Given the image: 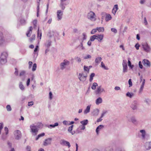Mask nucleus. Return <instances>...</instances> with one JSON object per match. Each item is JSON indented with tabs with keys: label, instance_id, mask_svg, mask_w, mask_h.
Instances as JSON below:
<instances>
[{
	"label": "nucleus",
	"instance_id": "obj_1",
	"mask_svg": "<svg viewBox=\"0 0 151 151\" xmlns=\"http://www.w3.org/2000/svg\"><path fill=\"white\" fill-rule=\"evenodd\" d=\"M3 34L1 32H0V45L10 42L12 41V37H9L4 38L2 37Z\"/></svg>",
	"mask_w": 151,
	"mask_h": 151
},
{
	"label": "nucleus",
	"instance_id": "obj_2",
	"mask_svg": "<svg viewBox=\"0 0 151 151\" xmlns=\"http://www.w3.org/2000/svg\"><path fill=\"white\" fill-rule=\"evenodd\" d=\"M87 17L88 19L91 21H94L96 20V16L95 13L92 11H90L88 13Z\"/></svg>",
	"mask_w": 151,
	"mask_h": 151
},
{
	"label": "nucleus",
	"instance_id": "obj_3",
	"mask_svg": "<svg viewBox=\"0 0 151 151\" xmlns=\"http://www.w3.org/2000/svg\"><path fill=\"white\" fill-rule=\"evenodd\" d=\"M30 128L31 129L30 132L32 134L34 135H36L38 132L39 129L36 127L35 125L34 124L31 125L30 126Z\"/></svg>",
	"mask_w": 151,
	"mask_h": 151
},
{
	"label": "nucleus",
	"instance_id": "obj_4",
	"mask_svg": "<svg viewBox=\"0 0 151 151\" xmlns=\"http://www.w3.org/2000/svg\"><path fill=\"white\" fill-rule=\"evenodd\" d=\"M70 62L67 60L65 59L63 60V62L61 63L60 64V68L62 70H63L67 66L70 65Z\"/></svg>",
	"mask_w": 151,
	"mask_h": 151
},
{
	"label": "nucleus",
	"instance_id": "obj_5",
	"mask_svg": "<svg viewBox=\"0 0 151 151\" xmlns=\"http://www.w3.org/2000/svg\"><path fill=\"white\" fill-rule=\"evenodd\" d=\"M143 48L144 50L146 52H148L151 51V48L147 42L144 43L142 45Z\"/></svg>",
	"mask_w": 151,
	"mask_h": 151
},
{
	"label": "nucleus",
	"instance_id": "obj_6",
	"mask_svg": "<svg viewBox=\"0 0 151 151\" xmlns=\"http://www.w3.org/2000/svg\"><path fill=\"white\" fill-rule=\"evenodd\" d=\"M105 91L104 89L102 88L101 86H99L96 90L95 91V93L96 95H99L101 94L102 92H105Z\"/></svg>",
	"mask_w": 151,
	"mask_h": 151
},
{
	"label": "nucleus",
	"instance_id": "obj_7",
	"mask_svg": "<svg viewBox=\"0 0 151 151\" xmlns=\"http://www.w3.org/2000/svg\"><path fill=\"white\" fill-rule=\"evenodd\" d=\"M63 10H59L57 12V20L60 21L62 18Z\"/></svg>",
	"mask_w": 151,
	"mask_h": 151
},
{
	"label": "nucleus",
	"instance_id": "obj_8",
	"mask_svg": "<svg viewBox=\"0 0 151 151\" xmlns=\"http://www.w3.org/2000/svg\"><path fill=\"white\" fill-rule=\"evenodd\" d=\"M15 138L17 139H19L21 137V132L19 130H15L14 133Z\"/></svg>",
	"mask_w": 151,
	"mask_h": 151
},
{
	"label": "nucleus",
	"instance_id": "obj_9",
	"mask_svg": "<svg viewBox=\"0 0 151 151\" xmlns=\"http://www.w3.org/2000/svg\"><path fill=\"white\" fill-rule=\"evenodd\" d=\"M52 139L51 138H49L45 140L43 142V145L46 146L51 145L52 142Z\"/></svg>",
	"mask_w": 151,
	"mask_h": 151
},
{
	"label": "nucleus",
	"instance_id": "obj_10",
	"mask_svg": "<svg viewBox=\"0 0 151 151\" xmlns=\"http://www.w3.org/2000/svg\"><path fill=\"white\" fill-rule=\"evenodd\" d=\"M87 77V75H84L83 73H79L78 78L80 81L84 82L86 80Z\"/></svg>",
	"mask_w": 151,
	"mask_h": 151
},
{
	"label": "nucleus",
	"instance_id": "obj_11",
	"mask_svg": "<svg viewBox=\"0 0 151 151\" xmlns=\"http://www.w3.org/2000/svg\"><path fill=\"white\" fill-rule=\"evenodd\" d=\"M66 1L63 0H60V2L59 4V6L62 10H64L65 8V6L67 4L65 2Z\"/></svg>",
	"mask_w": 151,
	"mask_h": 151
},
{
	"label": "nucleus",
	"instance_id": "obj_12",
	"mask_svg": "<svg viewBox=\"0 0 151 151\" xmlns=\"http://www.w3.org/2000/svg\"><path fill=\"white\" fill-rule=\"evenodd\" d=\"M142 63L145 66L147 67H150V62L147 59H144L142 61Z\"/></svg>",
	"mask_w": 151,
	"mask_h": 151
},
{
	"label": "nucleus",
	"instance_id": "obj_13",
	"mask_svg": "<svg viewBox=\"0 0 151 151\" xmlns=\"http://www.w3.org/2000/svg\"><path fill=\"white\" fill-rule=\"evenodd\" d=\"M60 144L61 145H63L68 146V147H70V143L66 141L64 139L61 140Z\"/></svg>",
	"mask_w": 151,
	"mask_h": 151
},
{
	"label": "nucleus",
	"instance_id": "obj_14",
	"mask_svg": "<svg viewBox=\"0 0 151 151\" xmlns=\"http://www.w3.org/2000/svg\"><path fill=\"white\" fill-rule=\"evenodd\" d=\"M138 104V102L137 101H134L132 103L131 107L133 110H136L137 109V106Z\"/></svg>",
	"mask_w": 151,
	"mask_h": 151
},
{
	"label": "nucleus",
	"instance_id": "obj_15",
	"mask_svg": "<svg viewBox=\"0 0 151 151\" xmlns=\"http://www.w3.org/2000/svg\"><path fill=\"white\" fill-rule=\"evenodd\" d=\"M144 146L146 150H150L151 149V142H146Z\"/></svg>",
	"mask_w": 151,
	"mask_h": 151
},
{
	"label": "nucleus",
	"instance_id": "obj_16",
	"mask_svg": "<svg viewBox=\"0 0 151 151\" xmlns=\"http://www.w3.org/2000/svg\"><path fill=\"white\" fill-rule=\"evenodd\" d=\"M73 125H71L68 128V131L69 133L71 134L72 135H73L76 133L75 131H73Z\"/></svg>",
	"mask_w": 151,
	"mask_h": 151
},
{
	"label": "nucleus",
	"instance_id": "obj_17",
	"mask_svg": "<svg viewBox=\"0 0 151 151\" xmlns=\"http://www.w3.org/2000/svg\"><path fill=\"white\" fill-rule=\"evenodd\" d=\"M140 132L141 133V138L142 139L144 140L145 139L146 133L144 129H142L140 130Z\"/></svg>",
	"mask_w": 151,
	"mask_h": 151
},
{
	"label": "nucleus",
	"instance_id": "obj_18",
	"mask_svg": "<svg viewBox=\"0 0 151 151\" xmlns=\"http://www.w3.org/2000/svg\"><path fill=\"white\" fill-rule=\"evenodd\" d=\"M99 110L98 109H96L93 110L92 113L93 116H97L99 114Z\"/></svg>",
	"mask_w": 151,
	"mask_h": 151
},
{
	"label": "nucleus",
	"instance_id": "obj_19",
	"mask_svg": "<svg viewBox=\"0 0 151 151\" xmlns=\"http://www.w3.org/2000/svg\"><path fill=\"white\" fill-rule=\"evenodd\" d=\"M96 39L99 42H101L104 37L103 34L98 35H96Z\"/></svg>",
	"mask_w": 151,
	"mask_h": 151
},
{
	"label": "nucleus",
	"instance_id": "obj_20",
	"mask_svg": "<svg viewBox=\"0 0 151 151\" xmlns=\"http://www.w3.org/2000/svg\"><path fill=\"white\" fill-rule=\"evenodd\" d=\"M91 106V105H90L86 107V109L84 111V114H87L90 112Z\"/></svg>",
	"mask_w": 151,
	"mask_h": 151
},
{
	"label": "nucleus",
	"instance_id": "obj_21",
	"mask_svg": "<svg viewBox=\"0 0 151 151\" xmlns=\"http://www.w3.org/2000/svg\"><path fill=\"white\" fill-rule=\"evenodd\" d=\"M118 9V6L117 4H115L114 5L112 9V13L115 15L116 11Z\"/></svg>",
	"mask_w": 151,
	"mask_h": 151
},
{
	"label": "nucleus",
	"instance_id": "obj_22",
	"mask_svg": "<svg viewBox=\"0 0 151 151\" xmlns=\"http://www.w3.org/2000/svg\"><path fill=\"white\" fill-rule=\"evenodd\" d=\"M104 127V126L103 125H100L99 126L96 128V132L97 134L98 135L99 134V131Z\"/></svg>",
	"mask_w": 151,
	"mask_h": 151
},
{
	"label": "nucleus",
	"instance_id": "obj_23",
	"mask_svg": "<svg viewBox=\"0 0 151 151\" xmlns=\"http://www.w3.org/2000/svg\"><path fill=\"white\" fill-rule=\"evenodd\" d=\"M102 58L101 57H98L95 60V62L96 65H97L101 61Z\"/></svg>",
	"mask_w": 151,
	"mask_h": 151
},
{
	"label": "nucleus",
	"instance_id": "obj_24",
	"mask_svg": "<svg viewBox=\"0 0 151 151\" xmlns=\"http://www.w3.org/2000/svg\"><path fill=\"white\" fill-rule=\"evenodd\" d=\"M112 19L111 15L108 14H106L105 17V20L106 22H108Z\"/></svg>",
	"mask_w": 151,
	"mask_h": 151
},
{
	"label": "nucleus",
	"instance_id": "obj_25",
	"mask_svg": "<svg viewBox=\"0 0 151 151\" xmlns=\"http://www.w3.org/2000/svg\"><path fill=\"white\" fill-rule=\"evenodd\" d=\"M32 29V26L30 27L29 30L26 33V35L28 37H29L30 36Z\"/></svg>",
	"mask_w": 151,
	"mask_h": 151
},
{
	"label": "nucleus",
	"instance_id": "obj_26",
	"mask_svg": "<svg viewBox=\"0 0 151 151\" xmlns=\"http://www.w3.org/2000/svg\"><path fill=\"white\" fill-rule=\"evenodd\" d=\"M7 55L8 54L7 52H4L1 53L0 58L6 59Z\"/></svg>",
	"mask_w": 151,
	"mask_h": 151
},
{
	"label": "nucleus",
	"instance_id": "obj_27",
	"mask_svg": "<svg viewBox=\"0 0 151 151\" xmlns=\"http://www.w3.org/2000/svg\"><path fill=\"white\" fill-rule=\"evenodd\" d=\"M51 41L50 40H48L45 44V45L46 47L48 48L51 46Z\"/></svg>",
	"mask_w": 151,
	"mask_h": 151
},
{
	"label": "nucleus",
	"instance_id": "obj_28",
	"mask_svg": "<svg viewBox=\"0 0 151 151\" xmlns=\"http://www.w3.org/2000/svg\"><path fill=\"white\" fill-rule=\"evenodd\" d=\"M102 102V100L101 97H99L97 98L96 101V103L97 105H99Z\"/></svg>",
	"mask_w": 151,
	"mask_h": 151
},
{
	"label": "nucleus",
	"instance_id": "obj_29",
	"mask_svg": "<svg viewBox=\"0 0 151 151\" xmlns=\"http://www.w3.org/2000/svg\"><path fill=\"white\" fill-rule=\"evenodd\" d=\"M80 123L82 125L85 126L88 123V120L87 119H85L83 121H81Z\"/></svg>",
	"mask_w": 151,
	"mask_h": 151
},
{
	"label": "nucleus",
	"instance_id": "obj_30",
	"mask_svg": "<svg viewBox=\"0 0 151 151\" xmlns=\"http://www.w3.org/2000/svg\"><path fill=\"white\" fill-rule=\"evenodd\" d=\"M58 122H56L54 124H50L48 126V127L50 129L52 128H54L55 127L57 126L58 125Z\"/></svg>",
	"mask_w": 151,
	"mask_h": 151
},
{
	"label": "nucleus",
	"instance_id": "obj_31",
	"mask_svg": "<svg viewBox=\"0 0 151 151\" xmlns=\"http://www.w3.org/2000/svg\"><path fill=\"white\" fill-rule=\"evenodd\" d=\"M35 125L38 129L39 128H42L43 127V124L41 122H38L37 123L36 125Z\"/></svg>",
	"mask_w": 151,
	"mask_h": 151
},
{
	"label": "nucleus",
	"instance_id": "obj_32",
	"mask_svg": "<svg viewBox=\"0 0 151 151\" xmlns=\"http://www.w3.org/2000/svg\"><path fill=\"white\" fill-rule=\"evenodd\" d=\"M96 28L97 30L99 32H103L104 31V29L103 27H97Z\"/></svg>",
	"mask_w": 151,
	"mask_h": 151
},
{
	"label": "nucleus",
	"instance_id": "obj_33",
	"mask_svg": "<svg viewBox=\"0 0 151 151\" xmlns=\"http://www.w3.org/2000/svg\"><path fill=\"white\" fill-rule=\"evenodd\" d=\"M6 62V59L0 58V63L3 65Z\"/></svg>",
	"mask_w": 151,
	"mask_h": 151
},
{
	"label": "nucleus",
	"instance_id": "obj_34",
	"mask_svg": "<svg viewBox=\"0 0 151 151\" xmlns=\"http://www.w3.org/2000/svg\"><path fill=\"white\" fill-rule=\"evenodd\" d=\"M134 94L133 93H130L129 92H127L126 94V95L127 96L129 97L130 98H132V97L133 96Z\"/></svg>",
	"mask_w": 151,
	"mask_h": 151
},
{
	"label": "nucleus",
	"instance_id": "obj_35",
	"mask_svg": "<svg viewBox=\"0 0 151 151\" xmlns=\"http://www.w3.org/2000/svg\"><path fill=\"white\" fill-rule=\"evenodd\" d=\"M80 50H83L85 49L84 47L83 46L82 42L81 43L80 45L78 46Z\"/></svg>",
	"mask_w": 151,
	"mask_h": 151
},
{
	"label": "nucleus",
	"instance_id": "obj_36",
	"mask_svg": "<svg viewBox=\"0 0 151 151\" xmlns=\"http://www.w3.org/2000/svg\"><path fill=\"white\" fill-rule=\"evenodd\" d=\"M19 87L20 88L22 91H23L24 89V87L22 82H20L19 84Z\"/></svg>",
	"mask_w": 151,
	"mask_h": 151
},
{
	"label": "nucleus",
	"instance_id": "obj_37",
	"mask_svg": "<svg viewBox=\"0 0 151 151\" xmlns=\"http://www.w3.org/2000/svg\"><path fill=\"white\" fill-rule=\"evenodd\" d=\"M81 126H79L78 128L76 129V133L78 134L80 133H81L82 132L81 131V129H80Z\"/></svg>",
	"mask_w": 151,
	"mask_h": 151
},
{
	"label": "nucleus",
	"instance_id": "obj_38",
	"mask_svg": "<svg viewBox=\"0 0 151 151\" xmlns=\"http://www.w3.org/2000/svg\"><path fill=\"white\" fill-rule=\"evenodd\" d=\"M37 36H39L40 37V39H41L42 37V32L41 31L39 30V28L38 27L37 31Z\"/></svg>",
	"mask_w": 151,
	"mask_h": 151
},
{
	"label": "nucleus",
	"instance_id": "obj_39",
	"mask_svg": "<svg viewBox=\"0 0 151 151\" xmlns=\"http://www.w3.org/2000/svg\"><path fill=\"white\" fill-rule=\"evenodd\" d=\"M98 86V84L96 83H94L91 86V88L93 90H95L96 87Z\"/></svg>",
	"mask_w": 151,
	"mask_h": 151
},
{
	"label": "nucleus",
	"instance_id": "obj_40",
	"mask_svg": "<svg viewBox=\"0 0 151 151\" xmlns=\"http://www.w3.org/2000/svg\"><path fill=\"white\" fill-rule=\"evenodd\" d=\"M95 74L94 73H92L90 75L89 81L91 82L93 80V77L95 76Z\"/></svg>",
	"mask_w": 151,
	"mask_h": 151
},
{
	"label": "nucleus",
	"instance_id": "obj_41",
	"mask_svg": "<svg viewBox=\"0 0 151 151\" xmlns=\"http://www.w3.org/2000/svg\"><path fill=\"white\" fill-rule=\"evenodd\" d=\"M96 35H93L90 37V40L91 41H93L95 39H96Z\"/></svg>",
	"mask_w": 151,
	"mask_h": 151
},
{
	"label": "nucleus",
	"instance_id": "obj_42",
	"mask_svg": "<svg viewBox=\"0 0 151 151\" xmlns=\"http://www.w3.org/2000/svg\"><path fill=\"white\" fill-rule=\"evenodd\" d=\"M101 66L102 68H104L105 70L108 69V68L105 66L104 63L102 62L101 63Z\"/></svg>",
	"mask_w": 151,
	"mask_h": 151
},
{
	"label": "nucleus",
	"instance_id": "obj_43",
	"mask_svg": "<svg viewBox=\"0 0 151 151\" xmlns=\"http://www.w3.org/2000/svg\"><path fill=\"white\" fill-rule=\"evenodd\" d=\"M36 68H37V64L36 63H35L33 65V66L32 67V70L33 71H35L36 70Z\"/></svg>",
	"mask_w": 151,
	"mask_h": 151
},
{
	"label": "nucleus",
	"instance_id": "obj_44",
	"mask_svg": "<svg viewBox=\"0 0 151 151\" xmlns=\"http://www.w3.org/2000/svg\"><path fill=\"white\" fill-rule=\"evenodd\" d=\"M35 38V35L34 34L32 35V37L30 38L29 40L30 42L32 41L33 40H34Z\"/></svg>",
	"mask_w": 151,
	"mask_h": 151
},
{
	"label": "nucleus",
	"instance_id": "obj_45",
	"mask_svg": "<svg viewBox=\"0 0 151 151\" xmlns=\"http://www.w3.org/2000/svg\"><path fill=\"white\" fill-rule=\"evenodd\" d=\"M122 66L123 67L127 66V61L126 60H123L122 62Z\"/></svg>",
	"mask_w": 151,
	"mask_h": 151
},
{
	"label": "nucleus",
	"instance_id": "obj_46",
	"mask_svg": "<svg viewBox=\"0 0 151 151\" xmlns=\"http://www.w3.org/2000/svg\"><path fill=\"white\" fill-rule=\"evenodd\" d=\"M69 121L64 120L63 122V123L64 125H69Z\"/></svg>",
	"mask_w": 151,
	"mask_h": 151
},
{
	"label": "nucleus",
	"instance_id": "obj_47",
	"mask_svg": "<svg viewBox=\"0 0 151 151\" xmlns=\"http://www.w3.org/2000/svg\"><path fill=\"white\" fill-rule=\"evenodd\" d=\"M97 28L93 29L91 31V33L92 34H95L97 31Z\"/></svg>",
	"mask_w": 151,
	"mask_h": 151
},
{
	"label": "nucleus",
	"instance_id": "obj_48",
	"mask_svg": "<svg viewBox=\"0 0 151 151\" xmlns=\"http://www.w3.org/2000/svg\"><path fill=\"white\" fill-rule=\"evenodd\" d=\"M84 71H87L88 73L89 72V68H88V66H84Z\"/></svg>",
	"mask_w": 151,
	"mask_h": 151
},
{
	"label": "nucleus",
	"instance_id": "obj_49",
	"mask_svg": "<svg viewBox=\"0 0 151 151\" xmlns=\"http://www.w3.org/2000/svg\"><path fill=\"white\" fill-rule=\"evenodd\" d=\"M6 108L7 109V110L8 111H10L12 110V108L10 105H7Z\"/></svg>",
	"mask_w": 151,
	"mask_h": 151
},
{
	"label": "nucleus",
	"instance_id": "obj_50",
	"mask_svg": "<svg viewBox=\"0 0 151 151\" xmlns=\"http://www.w3.org/2000/svg\"><path fill=\"white\" fill-rule=\"evenodd\" d=\"M38 49H37V48H35L34 50V56H35V55H36V58L37 56L38 55V53L36 52L38 51Z\"/></svg>",
	"mask_w": 151,
	"mask_h": 151
},
{
	"label": "nucleus",
	"instance_id": "obj_51",
	"mask_svg": "<svg viewBox=\"0 0 151 151\" xmlns=\"http://www.w3.org/2000/svg\"><path fill=\"white\" fill-rule=\"evenodd\" d=\"M75 59L76 60L77 62H78V63L80 62L81 61V58L78 57H76L75 58Z\"/></svg>",
	"mask_w": 151,
	"mask_h": 151
},
{
	"label": "nucleus",
	"instance_id": "obj_52",
	"mask_svg": "<svg viewBox=\"0 0 151 151\" xmlns=\"http://www.w3.org/2000/svg\"><path fill=\"white\" fill-rule=\"evenodd\" d=\"M33 24L34 25V28H35L37 26L36 24H37V20L35 19L33 20Z\"/></svg>",
	"mask_w": 151,
	"mask_h": 151
},
{
	"label": "nucleus",
	"instance_id": "obj_53",
	"mask_svg": "<svg viewBox=\"0 0 151 151\" xmlns=\"http://www.w3.org/2000/svg\"><path fill=\"white\" fill-rule=\"evenodd\" d=\"M111 31L114 32V33H117V29L114 28H112L111 29Z\"/></svg>",
	"mask_w": 151,
	"mask_h": 151
},
{
	"label": "nucleus",
	"instance_id": "obj_54",
	"mask_svg": "<svg viewBox=\"0 0 151 151\" xmlns=\"http://www.w3.org/2000/svg\"><path fill=\"white\" fill-rule=\"evenodd\" d=\"M107 112V111H103L101 115V118H102Z\"/></svg>",
	"mask_w": 151,
	"mask_h": 151
},
{
	"label": "nucleus",
	"instance_id": "obj_55",
	"mask_svg": "<svg viewBox=\"0 0 151 151\" xmlns=\"http://www.w3.org/2000/svg\"><path fill=\"white\" fill-rule=\"evenodd\" d=\"M31 147L30 146L27 145L26 147V151H31Z\"/></svg>",
	"mask_w": 151,
	"mask_h": 151
},
{
	"label": "nucleus",
	"instance_id": "obj_56",
	"mask_svg": "<svg viewBox=\"0 0 151 151\" xmlns=\"http://www.w3.org/2000/svg\"><path fill=\"white\" fill-rule=\"evenodd\" d=\"M131 121L132 122L134 123H135L136 122V120L135 118L134 117H132L131 118Z\"/></svg>",
	"mask_w": 151,
	"mask_h": 151
},
{
	"label": "nucleus",
	"instance_id": "obj_57",
	"mask_svg": "<svg viewBox=\"0 0 151 151\" xmlns=\"http://www.w3.org/2000/svg\"><path fill=\"white\" fill-rule=\"evenodd\" d=\"M127 66L123 67V71L124 73L127 72Z\"/></svg>",
	"mask_w": 151,
	"mask_h": 151
},
{
	"label": "nucleus",
	"instance_id": "obj_58",
	"mask_svg": "<svg viewBox=\"0 0 151 151\" xmlns=\"http://www.w3.org/2000/svg\"><path fill=\"white\" fill-rule=\"evenodd\" d=\"M21 23L23 25H24L25 24L26 22V21L24 19H22L20 20Z\"/></svg>",
	"mask_w": 151,
	"mask_h": 151
},
{
	"label": "nucleus",
	"instance_id": "obj_59",
	"mask_svg": "<svg viewBox=\"0 0 151 151\" xmlns=\"http://www.w3.org/2000/svg\"><path fill=\"white\" fill-rule=\"evenodd\" d=\"M4 130L6 132V134H7L9 133V130L8 128L7 127H5L4 128Z\"/></svg>",
	"mask_w": 151,
	"mask_h": 151
},
{
	"label": "nucleus",
	"instance_id": "obj_60",
	"mask_svg": "<svg viewBox=\"0 0 151 151\" xmlns=\"http://www.w3.org/2000/svg\"><path fill=\"white\" fill-rule=\"evenodd\" d=\"M83 40H85L87 38V36L85 33H83Z\"/></svg>",
	"mask_w": 151,
	"mask_h": 151
},
{
	"label": "nucleus",
	"instance_id": "obj_61",
	"mask_svg": "<svg viewBox=\"0 0 151 151\" xmlns=\"http://www.w3.org/2000/svg\"><path fill=\"white\" fill-rule=\"evenodd\" d=\"M49 98L50 100H51L52 98V94L51 92H49Z\"/></svg>",
	"mask_w": 151,
	"mask_h": 151
},
{
	"label": "nucleus",
	"instance_id": "obj_62",
	"mask_svg": "<svg viewBox=\"0 0 151 151\" xmlns=\"http://www.w3.org/2000/svg\"><path fill=\"white\" fill-rule=\"evenodd\" d=\"M129 84V87L132 86V83L131 79H129L128 81Z\"/></svg>",
	"mask_w": 151,
	"mask_h": 151
},
{
	"label": "nucleus",
	"instance_id": "obj_63",
	"mask_svg": "<svg viewBox=\"0 0 151 151\" xmlns=\"http://www.w3.org/2000/svg\"><path fill=\"white\" fill-rule=\"evenodd\" d=\"M91 55H88L86 56L85 57L84 59H88L89 58H91Z\"/></svg>",
	"mask_w": 151,
	"mask_h": 151
},
{
	"label": "nucleus",
	"instance_id": "obj_64",
	"mask_svg": "<svg viewBox=\"0 0 151 151\" xmlns=\"http://www.w3.org/2000/svg\"><path fill=\"white\" fill-rule=\"evenodd\" d=\"M34 102L32 101L29 102L28 103V105L29 106H31L34 104Z\"/></svg>",
	"mask_w": 151,
	"mask_h": 151
}]
</instances>
